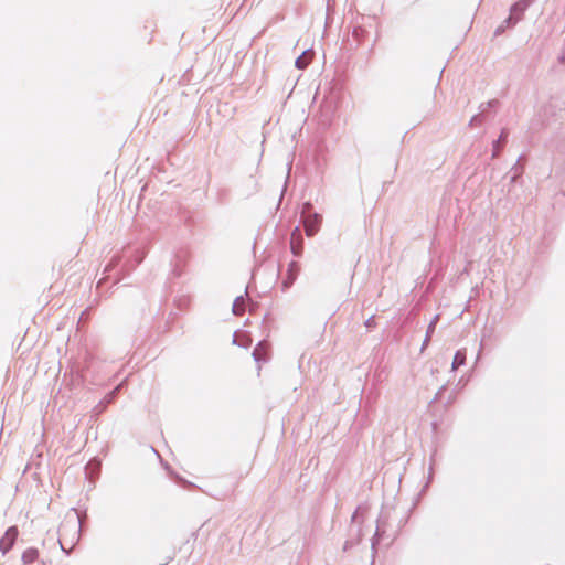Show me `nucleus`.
I'll return each mask as SVG.
<instances>
[{
    "label": "nucleus",
    "mask_w": 565,
    "mask_h": 565,
    "mask_svg": "<svg viewBox=\"0 0 565 565\" xmlns=\"http://www.w3.org/2000/svg\"><path fill=\"white\" fill-rule=\"evenodd\" d=\"M290 247H291V252L294 255L300 256L302 254L303 241H302L301 232L298 227H296L291 233Z\"/></svg>",
    "instance_id": "7ed1b4c3"
},
{
    "label": "nucleus",
    "mask_w": 565,
    "mask_h": 565,
    "mask_svg": "<svg viewBox=\"0 0 565 565\" xmlns=\"http://www.w3.org/2000/svg\"><path fill=\"white\" fill-rule=\"evenodd\" d=\"M321 225V217L317 214L309 215L303 221L305 232L307 236H313L318 233Z\"/></svg>",
    "instance_id": "f03ea898"
},
{
    "label": "nucleus",
    "mask_w": 565,
    "mask_h": 565,
    "mask_svg": "<svg viewBox=\"0 0 565 565\" xmlns=\"http://www.w3.org/2000/svg\"><path fill=\"white\" fill-rule=\"evenodd\" d=\"M434 328H435V321H433L428 328V333L429 332H433L434 331Z\"/></svg>",
    "instance_id": "1a4fd4ad"
},
{
    "label": "nucleus",
    "mask_w": 565,
    "mask_h": 565,
    "mask_svg": "<svg viewBox=\"0 0 565 565\" xmlns=\"http://www.w3.org/2000/svg\"><path fill=\"white\" fill-rule=\"evenodd\" d=\"M313 56L312 52H303L301 56L296 60V66L300 70L307 67Z\"/></svg>",
    "instance_id": "423d86ee"
},
{
    "label": "nucleus",
    "mask_w": 565,
    "mask_h": 565,
    "mask_svg": "<svg viewBox=\"0 0 565 565\" xmlns=\"http://www.w3.org/2000/svg\"><path fill=\"white\" fill-rule=\"evenodd\" d=\"M465 361H466V354L463 352L458 351L455 354L452 367L457 369L458 366L462 365L465 363Z\"/></svg>",
    "instance_id": "0eeeda50"
},
{
    "label": "nucleus",
    "mask_w": 565,
    "mask_h": 565,
    "mask_svg": "<svg viewBox=\"0 0 565 565\" xmlns=\"http://www.w3.org/2000/svg\"><path fill=\"white\" fill-rule=\"evenodd\" d=\"M39 557V551L34 547L26 548L21 556L23 564L29 565L34 563Z\"/></svg>",
    "instance_id": "20e7f679"
},
{
    "label": "nucleus",
    "mask_w": 565,
    "mask_h": 565,
    "mask_svg": "<svg viewBox=\"0 0 565 565\" xmlns=\"http://www.w3.org/2000/svg\"><path fill=\"white\" fill-rule=\"evenodd\" d=\"M233 311H234L235 315H241V312L243 311L242 305H238L237 301H236L234 303Z\"/></svg>",
    "instance_id": "6e6552de"
},
{
    "label": "nucleus",
    "mask_w": 565,
    "mask_h": 565,
    "mask_svg": "<svg viewBox=\"0 0 565 565\" xmlns=\"http://www.w3.org/2000/svg\"><path fill=\"white\" fill-rule=\"evenodd\" d=\"M19 536V530L17 526L9 527L3 536L0 539V551L6 554L8 553L14 545L17 539Z\"/></svg>",
    "instance_id": "f257e3e1"
},
{
    "label": "nucleus",
    "mask_w": 565,
    "mask_h": 565,
    "mask_svg": "<svg viewBox=\"0 0 565 565\" xmlns=\"http://www.w3.org/2000/svg\"><path fill=\"white\" fill-rule=\"evenodd\" d=\"M253 355H254L255 360H257V361L266 360L268 356V344L259 343L254 349Z\"/></svg>",
    "instance_id": "39448f33"
}]
</instances>
